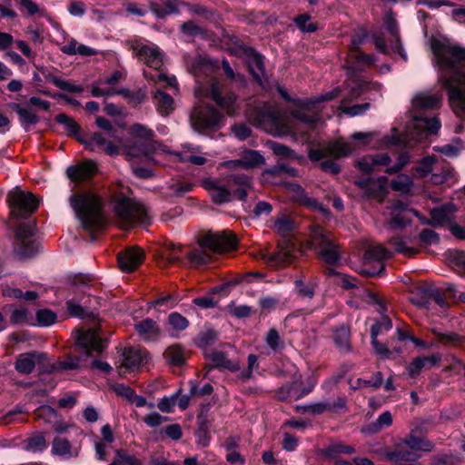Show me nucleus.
I'll use <instances>...</instances> for the list:
<instances>
[{
  "instance_id": "e2e57ef3",
  "label": "nucleus",
  "mask_w": 465,
  "mask_h": 465,
  "mask_svg": "<svg viewBox=\"0 0 465 465\" xmlns=\"http://www.w3.org/2000/svg\"><path fill=\"white\" fill-rule=\"evenodd\" d=\"M35 416L36 420H42L45 423L52 424L53 421H55L58 414L54 408L43 405L35 410Z\"/></svg>"
},
{
  "instance_id": "393cba45",
  "label": "nucleus",
  "mask_w": 465,
  "mask_h": 465,
  "mask_svg": "<svg viewBox=\"0 0 465 465\" xmlns=\"http://www.w3.org/2000/svg\"><path fill=\"white\" fill-rule=\"evenodd\" d=\"M96 172V165L92 161H86L77 165H70L66 175L72 182H82L91 178Z\"/></svg>"
},
{
  "instance_id": "4c0bfd02",
  "label": "nucleus",
  "mask_w": 465,
  "mask_h": 465,
  "mask_svg": "<svg viewBox=\"0 0 465 465\" xmlns=\"http://www.w3.org/2000/svg\"><path fill=\"white\" fill-rule=\"evenodd\" d=\"M115 83L116 73H114L105 82H101L98 86H93L91 94L94 97H112L116 94V88L114 87Z\"/></svg>"
},
{
  "instance_id": "cd10ccee",
  "label": "nucleus",
  "mask_w": 465,
  "mask_h": 465,
  "mask_svg": "<svg viewBox=\"0 0 465 465\" xmlns=\"http://www.w3.org/2000/svg\"><path fill=\"white\" fill-rule=\"evenodd\" d=\"M134 330L143 341H156L161 335V329L157 322L146 318L134 324Z\"/></svg>"
},
{
  "instance_id": "2f4dec72",
  "label": "nucleus",
  "mask_w": 465,
  "mask_h": 465,
  "mask_svg": "<svg viewBox=\"0 0 465 465\" xmlns=\"http://www.w3.org/2000/svg\"><path fill=\"white\" fill-rule=\"evenodd\" d=\"M181 5H185L179 0H165L163 5L156 3L150 4V9L159 19H163L167 15L177 14Z\"/></svg>"
},
{
  "instance_id": "37998d69",
  "label": "nucleus",
  "mask_w": 465,
  "mask_h": 465,
  "mask_svg": "<svg viewBox=\"0 0 465 465\" xmlns=\"http://www.w3.org/2000/svg\"><path fill=\"white\" fill-rule=\"evenodd\" d=\"M386 458L392 463L418 461L420 455L413 450H397L386 453Z\"/></svg>"
},
{
  "instance_id": "6e6d98bb",
  "label": "nucleus",
  "mask_w": 465,
  "mask_h": 465,
  "mask_svg": "<svg viewBox=\"0 0 465 465\" xmlns=\"http://www.w3.org/2000/svg\"><path fill=\"white\" fill-rule=\"evenodd\" d=\"M47 448L45 438L43 434H36L24 441V449L31 452H40Z\"/></svg>"
},
{
  "instance_id": "4be33fe9",
  "label": "nucleus",
  "mask_w": 465,
  "mask_h": 465,
  "mask_svg": "<svg viewBox=\"0 0 465 465\" xmlns=\"http://www.w3.org/2000/svg\"><path fill=\"white\" fill-rule=\"evenodd\" d=\"M366 293V302L371 304L378 305L377 311L381 314V321H377L371 328V334L372 333L373 330L376 329L378 336L383 329L386 331L391 330L392 328V322L388 315L384 314L387 310L385 302L380 299L376 292Z\"/></svg>"
},
{
  "instance_id": "a878e982",
  "label": "nucleus",
  "mask_w": 465,
  "mask_h": 465,
  "mask_svg": "<svg viewBox=\"0 0 465 465\" xmlns=\"http://www.w3.org/2000/svg\"><path fill=\"white\" fill-rule=\"evenodd\" d=\"M66 289H94L101 288L100 282L92 275L78 273L66 278L64 286Z\"/></svg>"
},
{
  "instance_id": "8fccbe9b",
  "label": "nucleus",
  "mask_w": 465,
  "mask_h": 465,
  "mask_svg": "<svg viewBox=\"0 0 465 465\" xmlns=\"http://www.w3.org/2000/svg\"><path fill=\"white\" fill-rule=\"evenodd\" d=\"M350 335V329L346 326H341L334 331V342L343 352H349L351 351Z\"/></svg>"
},
{
  "instance_id": "774afa93",
  "label": "nucleus",
  "mask_w": 465,
  "mask_h": 465,
  "mask_svg": "<svg viewBox=\"0 0 465 465\" xmlns=\"http://www.w3.org/2000/svg\"><path fill=\"white\" fill-rule=\"evenodd\" d=\"M217 340V332L212 329L201 331L195 341L200 348H206L215 342Z\"/></svg>"
},
{
  "instance_id": "4468645a",
  "label": "nucleus",
  "mask_w": 465,
  "mask_h": 465,
  "mask_svg": "<svg viewBox=\"0 0 465 465\" xmlns=\"http://www.w3.org/2000/svg\"><path fill=\"white\" fill-rule=\"evenodd\" d=\"M47 354L45 352L33 351L30 352L21 353L16 357L15 369L20 374H30L34 371L36 365L39 366L41 371L43 367L46 366Z\"/></svg>"
},
{
  "instance_id": "ddd939ff",
  "label": "nucleus",
  "mask_w": 465,
  "mask_h": 465,
  "mask_svg": "<svg viewBox=\"0 0 465 465\" xmlns=\"http://www.w3.org/2000/svg\"><path fill=\"white\" fill-rule=\"evenodd\" d=\"M147 351L141 347H125L121 353V364L118 365V377L123 378L127 372L137 371L146 362Z\"/></svg>"
},
{
  "instance_id": "f8f14e48",
  "label": "nucleus",
  "mask_w": 465,
  "mask_h": 465,
  "mask_svg": "<svg viewBox=\"0 0 465 465\" xmlns=\"http://www.w3.org/2000/svg\"><path fill=\"white\" fill-rule=\"evenodd\" d=\"M77 141L91 152H104L114 156L116 155V134L96 131L89 137L77 136Z\"/></svg>"
},
{
  "instance_id": "7c9ffc66",
  "label": "nucleus",
  "mask_w": 465,
  "mask_h": 465,
  "mask_svg": "<svg viewBox=\"0 0 465 465\" xmlns=\"http://www.w3.org/2000/svg\"><path fill=\"white\" fill-rule=\"evenodd\" d=\"M456 212V207L452 203H447L430 210L431 223L433 226H443L451 220L452 214Z\"/></svg>"
},
{
  "instance_id": "412c9836",
  "label": "nucleus",
  "mask_w": 465,
  "mask_h": 465,
  "mask_svg": "<svg viewBox=\"0 0 465 465\" xmlns=\"http://www.w3.org/2000/svg\"><path fill=\"white\" fill-rule=\"evenodd\" d=\"M325 274L331 283L334 286L342 289H360L363 288L365 291H369V288L363 284L360 280L337 272L333 268H327Z\"/></svg>"
},
{
  "instance_id": "052dcab7",
  "label": "nucleus",
  "mask_w": 465,
  "mask_h": 465,
  "mask_svg": "<svg viewBox=\"0 0 465 465\" xmlns=\"http://www.w3.org/2000/svg\"><path fill=\"white\" fill-rule=\"evenodd\" d=\"M389 242L394 247L395 251L400 253H403L408 256H412L416 253L414 248L407 245L408 240L404 237L395 236L389 240Z\"/></svg>"
},
{
  "instance_id": "a18cd8bd",
  "label": "nucleus",
  "mask_w": 465,
  "mask_h": 465,
  "mask_svg": "<svg viewBox=\"0 0 465 465\" xmlns=\"http://www.w3.org/2000/svg\"><path fill=\"white\" fill-rule=\"evenodd\" d=\"M118 396L125 399L129 403L136 407H143L147 404L146 399L135 394L134 391L124 383H118Z\"/></svg>"
},
{
  "instance_id": "bf43d9fd",
  "label": "nucleus",
  "mask_w": 465,
  "mask_h": 465,
  "mask_svg": "<svg viewBox=\"0 0 465 465\" xmlns=\"http://www.w3.org/2000/svg\"><path fill=\"white\" fill-rule=\"evenodd\" d=\"M186 257L190 262V265L195 268L206 263L210 259V256L203 248H198L188 252Z\"/></svg>"
},
{
  "instance_id": "c85d7f7f",
  "label": "nucleus",
  "mask_w": 465,
  "mask_h": 465,
  "mask_svg": "<svg viewBox=\"0 0 465 465\" xmlns=\"http://www.w3.org/2000/svg\"><path fill=\"white\" fill-rule=\"evenodd\" d=\"M209 96L222 108L226 110L228 114H232L233 104L235 102V96L233 94H228L226 96L222 95V89L217 82H213L209 88Z\"/></svg>"
},
{
  "instance_id": "473e14b6",
  "label": "nucleus",
  "mask_w": 465,
  "mask_h": 465,
  "mask_svg": "<svg viewBox=\"0 0 465 465\" xmlns=\"http://www.w3.org/2000/svg\"><path fill=\"white\" fill-rule=\"evenodd\" d=\"M403 282L411 287V291H455L456 289V286L450 282H444L443 285L438 286L432 282H415L410 277H406Z\"/></svg>"
},
{
  "instance_id": "864d4df0",
  "label": "nucleus",
  "mask_w": 465,
  "mask_h": 465,
  "mask_svg": "<svg viewBox=\"0 0 465 465\" xmlns=\"http://www.w3.org/2000/svg\"><path fill=\"white\" fill-rule=\"evenodd\" d=\"M248 65L253 77L261 81L264 76L262 56L256 53L250 54L248 59Z\"/></svg>"
},
{
  "instance_id": "6e6552de",
  "label": "nucleus",
  "mask_w": 465,
  "mask_h": 465,
  "mask_svg": "<svg viewBox=\"0 0 465 465\" xmlns=\"http://www.w3.org/2000/svg\"><path fill=\"white\" fill-rule=\"evenodd\" d=\"M7 201L11 207L12 215L17 219L27 218L39 205L38 200L33 193H25L18 188L8 193Z\"/></svg>"
},
{
  "instance_id": "c03bdc74",
  "label": "nucleus",
  "mask_w": 465,
  "mask_h": 465,
  "mask_svg": "<svg viewBox=\"0 0 465 465\" xmlns=\"http://www.w3.org/2000/svg\"><path fill=\"white\" fill-rule=\"evenodd\" d=\"M10 323L13 325L27 324L35 326V322L32 314L25 307H17L12 310L10 315Z\"/></svg>"
},
{
  "instance_id": "49530a36",
  "label": "nucleus",
  "mask_w": 465,
  "mask_h": 465,
  "mask_svg": "<svg viewBox=\"0 0 465 465\" xmlns=\"http://www.w3.org/2000/svg\"><path fill=\"white\" fill-rule=\"evenodd\" d=\"M390 185L393 191L407 194L413 187V181L408 174L400 173L391 181Z\"/></svg>"
},
{
  "instance_id": "69168bd1",
  "label": "nucleus",
  "mask_w": 465,
  "mask_h": 465,
  "mask_svg": "<svg viewBox=\"0 0 465 465\" xmlns=\"http://www.w3.org/2000/svg\"><path fill=\"white\" fill-rule=\"evenodd\" d=\"M462 148L463 146L460 140L457 139L454 143L445 144L442 146H434L433 151L448 157H454L460 153Z\"/></svg>"
},
{
  "instance_id": "1a4fd4ad",
  "label": "nucleus",
  "mask_w": 465,
  "mask_h": 465,
  "mask_svg": "<svg viewBox=\"0 0 465 465\" xmlns=\"http://www.w3.org/2000/svg\"><path fill=\"white\" fill-rule=\"evenodd\" d=\"M312 244L319 257L327 264L336 265L341 260L339 245L331 239L328 232L317 228L313 232Z\"/></svg>"
},
{
  "instance_id": "338daca9",
  "label": "nucleus",
  "mask_w": 465,
  "mask_h": 465,
  "mask_svg": "<svg viewBox=\"0 0 465 465\" xmlns=\"http://www.w3.org/2000/svg\"><path fill=\"white\" fill-rule=\"evenodd\" d=\"M266 261L273 266H284L292 261V255L288 251H280L276 253L267 254Z\"/></svg>"
},
{
  "instance_id": "f257e3e1",
  "label": "nucleus",
  "mask_w": 465,
  "mask_h": 465,
  "mask_svg": "<svg viewBox=\"0 0 465 465\" xmlns=\"http://www.w3.org/2000/svg\"><path fill=\"white\" fill-rule=\"evenodd\" d=\"M431 49L442 72V84L456 114L465 112V48L446 41L434 40Z\"/></svg>"
},
{
  "instance_id": "f704fd0d",
  "label": "nucleus",
  "mask_w": 465,
  "mask_h": 465,
  "mask_svg": "<svg viewBox=\"0 0 465 465\" xmlns=\"http://www.w3.org/2000/svg\"><path fill=\"white\" fill-rule=\"evenodd\" d=\"M208 358L213 362V368H223L231 371L240 370V362L230 360L223 351H214L208 355Z\"/></svg>"
},
{
  "instance_id": "2eb2a0df",
  "label": "nucleus",
  "mask_w": 465,
  "mask_h": 465,
  "mask_svg": "<svg viewBox=\"0 0 465 465\" xmlns=\"http://www.w3.org/2000/svg\"><path fill=\"white\" fill-rule=\"evenodd\" d=\"M427 433V429L420 426L412 429L411 432L404 437L402 442L409 447L410 450L419 452H430L434 450L435 444L429 440L424 434Z\"/></svg>"
},
{
  "instance_id": "0e129e2a",
  "label": "nucleus",
  "mask_w": 465,
  "mask_h": 465,
  "mask_svg": "<svg viewBox=\"0 0 465 465\" xmlns=\"http://www.w3.org/2000/svg\"><path fill=\"white\" fill-rule=\"evenodd\" d=\"M55 121L65 126L66 130L75 136H81L78 133L81 129L80 125L72 118L65 114H59L55 116Z\"/></svg>"
},
{
  "instance_id": "5701e85b",
  "label": "nucleus",
  "mask_w": 465,
  "mask_h": 465,
  "mask_svg": "<svg viewBox=\"0 0 465 465\" xmlns=\"http://www.w3.org/2000/svg\"><path fill=\"white\" fill-rule=\"evenodd\" d=\"M441 99L430 92H419L411 100V107L415 112L433 110L440 107Z\"/></svg>"
},
{
  "instance_id": "72a5a7b5",
  "label": "nucleus",
  "mask_w": 465,
  "mask_h": 465,
  "mask_svg": "<svg viewBox=\"0 0 465 465\" xmlns=\"http://www.w3.org/2000/svg\"><path fill=\"white\" fill-rule=\"evenodd\" d=\"M303 104L304 100L301 101L299 106L291 111V114L298 121L309 125L310 127H314V125L321 121V118L318 114H309L307 111L312 106L307 107L304 106Z\"/></svg>"
},
{
  "instance_id": "a211bd4d",
  "label": "nucleus",
  "mask_w": 465,
  "mask_h": 465,
  "mask_svg": "<svg viewBox=\"0 0 465 465\" xmlns=\"http://www.w3.org/2000/svg\"><path fill=\"white\" fill-rule=\"evenodd\" d=\"M143 257V252L138 246L126 247L118 253V269L132 272L142 264Z\"/></svg>"
},
{
  "instance_id": "0eeeda50",
  "label": "nucleus",
  "mask_w": 465,
  "mask_h": 465,
  "mask_svg": "<svg viewBox=\"0 0 465 465\" xmlns=\"http://www.w3.org/2000/svg\"><path fill=\"white\" fill-rule=\"evenodd\" d=\"M251 117L255 126L274 135L283 134L289 131L282 115L273 108H257Z\"/></svg>"
},
{
  "instance_id": "4d7b16f0",
  "label": "nucleus",
  "mask_w": 465,
  "mask_h": 465,
  "mask_svg": "<svg viewBox=\"0 0 465 465\" xmlns=\"http://www.w3.org/2000/svg\"><path fill=\"white\" fill-rule=\"evenodd\" d=\"M341 94V89L340 87H335L332 90L326 92L324 94H319L313 98L305 99L304 106L310 107L313 106L315 104L331 101L338 97Z\"/></svg>"
},
{
  "instance_id": "5fc2aeb1",
  "label": "nucleus",
  "mask_w": 465,
  "mask_h": 465,
  "mask_svg": "<svg viewBox=\"0 0 465 465\" xmlns=\"http://www.w3.org/2000/svg\"><path fill=\"white\" fill-rule=\"evenodd\" d=\"M57 322V314L49 309H39L35 312V326L47 327Z\"/></svg>"
},
{
  "instance_id": "603ef678",
  "label": "nucleus",
  "mask_w": 465,
  "mask_h": 465,
  "mask_svg": "<svg viewBox=\"0 0 465 465\" xmlns=\"http://www.w3.org/2000/svg\"><path fill=\"white\" fill-rule=\"evenodd\" d=\"M363 36H356L351 40V55L358 63L369 64L373 62V57L369 54H361L358 51L359 46L363 43Z\"/></svg>"
},
{
  "instance_id": "c756f323",
  "label": "nucleus",
  "mask_w": 465,
  "mask_h": 465,
  "mask_svg": "<svg viewBox=\"0 0 465 465\" xmlns=\"http://www.w3.org/2000/svg\"><path fill=\"white\" fill-rule=\"evenodd\" d=\"M87 302H90L89 296H84L80 301L76 302L74 300H68L66 302V308L68 313L72 317H77L80 319H86L93 315L92 306L87 304Z\"/></svg>"
},
{
  "instance_id": "b1692460",
  "label": "nucleus",
  "mask_w": 465,
  "mask_h": 465,
  "mask_svg": "<svg viewBox=\"0 0 465 465\" xmlns=\"http://www.w3.org/2000/svg\"><path fill=\"white\" fill-rule=\"evenodd\" d=\"M129 133L133 138L138 139L141 142H132V143H130V144H123V146L125 149L126 157H128V158H135L134 156L128 154V149L132 145L149 143L154 141L153 140V137L155 135L154 132L148 126L142 124H134L130 127Z\"/></svg>"
},
{
  "instance_id": "dca6fc26",
  "label": "nucleus",
  "mask_w": 465,
  "mask_h": 465,
  "mask_svg": "<svg viewBox=\"0 0 465 465\" xmlns=\"http://www.w3.org/2000/svg\"><path fill=\"white\" fill-rule=\"evenodd\" d=\"M203 246L215 252H227L236 247V238L230 232L211 233L203 238Z\"/></svg>"
},
{
  "instance_id": "de8ad7c7",
  "label": "nucleus",
  "mask_w": 465,
  "mask_h": 465,
  "mask_svg": "<svg viewBox=\"0 0 465 465\" xmlns=\"http://www.w3.org/2000/svg\"><path fill=\"white\" fill-rule=\"evenodd\" d=\"M52 453L69 459L73 457L72 444L65 438L55 437L52 442Z\"/></svg>"
},
{
  "instance_id": "9b49d317",
  "label": "nucleus",
  "mask_w": 465,
  "mask_h": 465,
  "mask_svg": "<svg viewBox=\"0 0 465 465\" xmlns=\"http://www.w3.org/2000/svg\"><path fill=\"white\" fill-rule=\"evenodd\" d=\"M160 152L177 156L181 163H189V155H184L180 152H173L160 141H153L149 143L134 144L128 149V154L134 157H143L147 163L153 165L159 164V162L155 159L154 155Z\"/></svg>"
},
{
  "instance_id": "13d9d810",
  "label": "nucleus",
  "mask_w": 465,
  "mask_h": 465,
  "mask_svg": "<svg viewBox=\"0 0 465 465\" xmlns=\"http://www.w3.org/2000/svg\"><path fill=\"white\" fill-rule=\"evenodd\" d=\"M36 227L34 223H21L15 230V242L31 241L30 238L35 235Z\"/></svg>"
},
{
  "instance_id": "f03ea898",
  "label": "nucleus",
  "mask_w": 465,
  "mask_h": 465,
  "mask_svg": "<svg viewBox=\"0 0 465 465\" xmlns=\"http://www.w3.org/2000/svg\"><path fill=\"white\" fill-rule=\"evenodd\" d=\"M107 342L102 339L95 329H78L75 332V351L77 356L68 355L64 361L46 364L44 372H59L62 371L78 370L83 367L84 358L100 355L106 348Z\"/></svg>"
},
{
  "instance_id": "e433bc0d",
  "label": "nucleus",
  "mask_w": 465,
  "mask_h": 465,
  "mask_svg": "<svg viewBox=\"0 0 465 465\" xmlns=\"http://www.w3.org/2000/svg\"><path fill=\"white\" fill-rule=\"evenodd\" d=\"M163 358L167 363L173 366L181 367L186 362L184 351L179 344L169 346L163 352Z\"/></svg>"
},
{
  "instance_id": "423d86ee",
  "label": "nucleus",
  "mask_w": 465,
  "mask_h": 465,
  "mask_svg": "<svg viewBox=\"0 0 465 465\" xmlns=\"http://www.w3.org/2000/svg\"><path fill=\"white\" fill-rule=\"evenodd\" d=\"M252 189V180L245 174L229 176L226 186L220 185L211 193L213 203L222 204L232 201V195L241 201H245L247 193Z\"/></svg>"
},
{
  "instance_id": "20e7f679",
  "label": "nucleus",
  "mask_w": 465,
  "mask_h": 465,
  "mask_svg": "<svg viewBox=\"0 0 465 465\" xmlns=\"http://www.w3.org/2000/svg\"><path fill=\"white\" fill-rule=\"evenodd\" d=\"M145 218L146 211L142 203L128 187H124L118 183V223L122 221L127 228L134 223L143 222Z\"/></svg>"
},
{
  "instance_id": "c9c22d12",
  "label": "nucleus",
  "mask_w": 465,
  "mask_h": 465,
  "mask_svg": "<svg viewBox=\"0 0 465 465\" xmlns=\"http://www.w3.org/2000/svg\"><path fill=\"white\" fill-rule=\"evenodd\" d=\"M10 107L19 115V121L25 130H27V126L35 125L39 122V117L31 108L23 107L15 103L10 104Z\"/></svg>"
},
{
  "instance_id": "7ed1b4c3",
  "label": "nucleus",
  "mask_w": 465,
  "mask_h": 465,
  "mask_svg": "<svg viewBox=\"0 0 465 465\" xmlns=\"http://www.w3.org/2000/svg\"><path fill=\"white\" fill-rule=\"evenodd\" d=\"M69 202L82 228L89 233L92 241L95 240V234L104 230L108 224L101 199L90 193H73Z\"/></svg>"
},
{
  "instance_id": "09e8293b",
  "label": "nucleus",
  "mask_w": 465,
  "mask_h": 465,
  "mask_svg": "<svg viewBox=\"0 0 465 465\" xmlns=\"http://www.w3.org/2000/svg\"><path fill=\"white\" fill-rule=\"evenodd\" d=\"M354 149L355 148L349 143L343 142L331 143L326 146L328 155L335 158L348 156L354 151Z\"/></svg>"
},
{
  "instance_id": "79ce46f5",
  "label": "nucleus",
  "mask_w": 465,
  "mask_h": 465,
  "mask_svg": "<svg viewBox=\"0 0 465 465\" xmlns=\"http://www.w3.org/2000/svg\"><path fill=\"white\" fill-rule=\"evenodd\" d=\"M265 159L258 151L244 150L240 156L241 167L249 169L264 163Z\"/></svg>"
},
{
  "instance_id": "58836bf2",
  "label": "nucleus",
  "mask_w": 465,
  "mask_h": 465,
  "mask_svg": "<svg viewBox=\"0 0 465 465\" xmlns=\"http://www.w3.org/2000/svg\"><path fill=\"white\" fill-rule=\"evenodd\" d=\"M153 99L162 115H168L173 110V99L167 93L157 90Z\"/></svg>"
},
{
  "instance_id": "9d476101",
  "label": "nucleus",
  "mask_w": 465,
  "mask_h": 465,
  "mask_svg": "<svg viewBox=\"0 0 465 465\" xmlns=\"http://www.w3.org/2000/svg\"><path fill=\"white\" fill-rule=\"evenodd\" d=\"M222 119L223 116L211 105L195 107L190 114L191 125L199 133L220 129Z\"/></svg>"
},
{
  "instance_id": "3c124183",
  "label": "nucleus",
  "mask_w": 465,
  "mask_h": 465,
  "mask_svg": "<svg viewBox=\"0 0 465 465\" xmlns=\"http://www.w3.org/2000/svg\"><path fill=\"white\" fill-rule=\"evenodd\" d=\"M426 361H431L432 363H439L440 357L437 354H433L431 356L416 357L407 367L409 375L411 377L417 376L424 368V362Z\"/></svg>"
},
{
  "instance_id": "a19ab883",
  "label": "nucleus",
  "mask_w": 465,
  "mask_h": 465,
  "mask_svg": "<svg viewBox=\"0 0 465 465\" xmlns=\"http://www.w3.org/2000/svg\"><path fill=\"white\" fill-rule=\"evenodd\" d=\"M41 245L35 240L17 242L15 243V252L22 259L31 258L35 256Z\"/></svg>"
},
{
  "instance_id": "680f3d73",
  "label": "nucleus",
  "mask_w": 465,
  "mask_h": 465,
  "mask_svg": "<svg viewBox=\"0 0 465 465\" xmlns=\"http://www.w3.org/2000/svg\"><path fill=\"white\" fill-rule=\"evenodd\" d=\"M279 234L286 235L294 230V223L286 215L277 217L272 227Z\"/></svg>"
},
{
  "instance_id": "f3484780",
  "label": "nucleus",
  "mask_w": 465,
  "mask_h": 465,
  "mask_svg": "<svg viewBox=\"0 0 465 465\" xmlns=\"http://www.w3.org/2000/svg\"><path fill=\"white\" fill-rule=\"evenodd\" d=\"M264 281V274L258 272H250L242 276H233L223 283L210 288L209 291H225L231 288H249L251 283H260Z\"/></svg>"
},
{
  "instance_id": "ea45409f",
  "label": "nucleus",
  "mask_w": 465,
  "mask_h": 465,
  "mask_svg": "<svg viewBox=\"0 0 465 465\" xmlns=\"http://www.w3.org/2000/svg\"><path fill=\"white\" fill-rule=\"evenodd\" d=\"M118 95H121L133 107L143 104L147 97L146 91L143 88L134 91L128 88H118Z\"/></svg>"
},
{
  "instance_id": "bb28decb",
  "label": "nucleus",
  "mask_w": 465,
  "mask_h": 465,
  "mask_svg": "<svg viewBox=\"0 0 465 465\" xmlns=\"http://www.w3.org/2000/svg\"><path fill=\"white\" fill-rule=\"evenodd\" d=\"M137 54L148 66L153 69H160L163 64V54L159 47L154 45L141 46L138 49Z\"/></svg>"
},
{
  "instance_id": "6ab92c4d",
  "label": "nucleus",
  "mask_w": 465,
  "mask_h": 465,
  "mask_svg": "<svg viewBox=\"0 0 465 465\" xmlns=\"http://www.w3.org/2000/svg\"><path fill=\"white\" fill-rule=\"evenodd\" d=\"M391 257L390 252L382 245H374L370 247L365 252V259L368 261H376L378 270L361 269L360 274L365 277H375L380 275L385 269L383 261Z\"/></svg>"
},
{
  "instance_id": "39448f33",
  "label": "nucleus",
  "mask_w": 465,
  "mask_h": 465,
  "mask_svg": "<svg viewBox=\"0 0 465 465\" xmlns=\"http://www.w3.org/2000/svg\"><path fill=\"white\" fill-rule=\"evenodd\" d=\"M441 124L436 117L426 118L413 114L411 124L408 126L405 138L397 139L391 143L404 147H411L413 143H420L429 135L437 134Z\"/></svg>"
},
{
  "instance_id": "aec40b11",
  "label": "nucleus",
  "mask_w": 465,
  "mask_h": 465,
  "mask_svg": "<svg viewBox=\"0 0 465 465\" xmlns=\"http://www.w3.org/2000/svg\"><path fill=\"white\" fill-rule=\"evenodd\" d=\"M385 29L387 33L390 35V42H391V47L394 53H397L401 55V57L407 61V54L403 49L401 35H400V28L398 25V23L391 12L388 13L385 16Z\"/></svg>"
}]
</instances>
